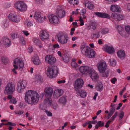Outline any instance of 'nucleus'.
<instances>
[{
    "label": "nucleus",
    "instance_id": "1",
    "mask_svg": "<svg viewBox=\"0 0 130 130\" xmlns=\"http://www.w3.org/2000/svg\"><path fill=\"white\" fill-rule=\"evenodd\" d=\"M39 98V95L36 91L30 90L26 92L25 100L26 102L29 104L32 103L35 105L38 102Z\"/></svg>",
    "mask_w": 130,
    "mask_h": 130
},
{
    "label": "nucleus",
    "instance_id": "2",
    "mask_svg": "<svg viewBox=\"0 0 130 130\" xmlns=\"http://www.w3.org/2000/svg\"><path fill=\"white\" fill-rule=\"evenodd\" d=\"M82 53L88 57L93 58L95 56V53L94 50L89 47L82 45L80 46Z\"/></svg>",
    "mask_w": 130,
    "mask_h": 130
},
{
    "label": "nucleus",
    "instance_id": "3",
    "mask_svg": "<svg viewBox=\"0 0 130 130\" xmlns=\"http://www.w3.org/2000/svg\"><path fill=\"white\" fill-rule=\"evenodd\" d=\"M47 71V76L50 78L55 77L58 72L57 67L54 65L48 67Z\"/></svg>",
    "mask_w": 130,
    "mask_h": 130
},
{
    "label": "nucleus",
    "instance_id": "4",
    "mask_svg": "<svg viewBox=\"0 0 130 130\" xmlns=\"http://www.w3.org/2000/svg\"><path fill=\"white\" fill-rule=\"evenodd\" d=\"M56 39H58L57 41L62 44H64L67 42L69 37L66 35L59 34L56 36Z\"/></svg>",
    "mask_w": 130,
    "mask_h": 130
},
{
    "label": "nucleus",
    "instance_id": "5",
    "mask_svg": "<svg viewBox=\"0 0 130 130\" xmlns=\"http://www.w3.org/2000/svg\"><path fill=\"white\" fill-rule=\"evenodd\" d=\"M14 90V86L12 83H8L6 86L4 90V93L5 94H13Z\"/></svg>",
    "mask_w": 130,
    "mask_h": 130
},
{
    "label": "nucleus",
    "instance_id": "6",
    "mask_svg": "<svg viewBox=\"0 0 130 130\" xmlns=\"http://www.w3.org/2000/svg\"><path fill=\"white\" fill-rule=\"evenodd\" d=\"M27 85V82L25 80H20L17 84V89L19 93H21L26 87Z\"/></svg>",
    "mask_w": 130,
    "mask_h": 130
},
{
    "label": "nucleus",
    "instance_id": "7",
    "mask_svg": "<svg viewBox=\"0 0 130 130\" xmlns=\"http://www.w3.org/2000/svg\"><path fill=\"white\" fill-rule=\"evenodd\" d=\"M15 6L17 9L21 11H25L27 9V7L23 2H17L15 4Z\"/></svg>",
    "mask_w": 130,
    "mask_h": 130
},
{
    "label": "nucleus",
    "instance_id": "8",
    "mask_svg": "<svg viewBox=\"0 0 130 130\" xmlns=\"http://www.w3.org/2000/svg\"><path fill=\"white\" fill-rule=\"evenodd\" d=\"M50 23L52 24H57L59 23V19L57 16L53 14H49L47 16Z\"/></svg>",
    "mask_w": 130,
    "mask_h": 130
},
{
    "label": "nucleus",
    "instance_id": "9",
    "mask_svg": "<svg viewBox=\"0 0 130 130\" xmlns=\"http://www.w3.org/2000/svg\"><path fill=\"white\" fill-rule=\"evenodd\" d=\"M75 84L74 85V89L76 91H77L83 86L84 82L81 78L77 79L75 81Z\"/></svg>",
    "mask_w": 130,
    "mask_h": 130
},
{
    "label": "nucleus",
    "instance_id": "10",
    "mask_svg": "<svg viewBox=\"0 0 130 130\" xmlns=\"http://www.w3.org/2000/svg\"><path fill=\"white\" fill-rule=\"evenodd\" d=\"M98 70L100 72L105 71L107 68V65L105 61H101L97 64Z\"/></svg>",
    "mask_w": 130,
    "mask_h": 130
},
{
    "label": "nucleus",
    "instance_id": "11",
    "mask_svg": "<svg viewBox=\"0 0 130 130\" xmlns=\"http://www.w3.org/2000/svg\"><path fill=\"white\" fill-rule=\"evenodd\" d=\"M14 63L16 64L13 65L14 67V69H17L18 68V66H19L20 69L23 68L24 67V63L22 60H20L18 58H16L14 61Z\"/></svg>",
    "mask_w": 130,
    "mask_h": 130
},
{
    "label": "nucleus",
    "instance_id": "12",
    "mask_svg": "<svg viewBox=\"0 0 130 130\" xmlns=\"http://www.w3.org/2000/svg\"><path fill=\"white\" fill-rule=\"evenodd\" d=\"M45 59L46 62L50 64H53L56 61V59L55 57L49 55L46 56Z\"/></svg>",
    "mask_w": 130,
    "mask_h": 130
},
{
    "label": "nucleus",
    "instance_id": "13",
    "mask_svg": "<svg viewBox=\"0 0 130 130\" xmlns=\"http://www.w3.org/2000/svg\"><path fill=\"white\" fill-rule=\"evenodd\" d=\"M39 37L42 41H44L48 39L49 35L48 32L46 30H42L40 32Z\"/></svg>",
    "mask_w": 130,
    "mask_h": 130
},
{
    "label": "nucleus",
    "instance_id": "14",
    "mask_svg": "<svg viewBox=\"0 0 130 130\" xmlns=\"http://www.w3.org/2000/svg\"><path fill=\"white\" fill-rule=\"evenodd\" d=\"M34 17L38 22L42 23L43 22V17L42 16L40 12L39 11H36L35 13Z\"/></svg>",
    "mask_w": 130,
    "mask_h": 130
},
{
    "label": "nucleus",
    "instance_id": "15",
    "mask_svg": "<svg viewBox=\"0 0 130 130\" xmlns=\"http://www.w3.org/2000/svg\"><path fill=\"white\" fill-rule=\"evenodd\" d=\"M2 42L6 47H9L11 44V40L7 37L4 36L3 37Z\"/></svg>",
    "mask_w": 130,
    "mask_h": 130
},
{
    "label": "nucleus",
    "instance_id": "16",
    "mask_svg": "<svg viewBox=\"0 0 130 130\" xmlns=\"http://www.w3.org/2000/svg\"><path fill=\"white\" fill-rule=\"evenodd\" d=\"M44 91V95L46 97H51L53 92V89L51 88H46Z\"/></svg>",
    "mask_w": 130,
    "mask_h": 130
},
{
    "label": "nucleus",
    "instance_id": "17",
    "mask_svg": "<svg viewBox=\"0 0 130 130\" xmlns=\"http://www.w3.org/2000/svg\"><path fill=\"white\" fill-rule=\"evenodd\" d=\"M110 9L111 11L115 12H120L121 11V9L120 7L117 5H111Z\"/></svg>",
    "mask_w": 130,
    "mask_h": 130
},
{
    "label": "nucleus",
    "instance_id": "18",
    "mask_svg": "<svg viewBox=\"0 0 130 130\" xmlns=\"http://www.w3.org/2000/svg\"><path fill=\"white\" fill-rule=\"evenodd\" d=\"M91 68L88 66H81L79 69L80 72L83 74H87L89 73L90 69Z\"/></svg>",
    "mask_w": 130,
    "mask_h": 130
},
{
    "label": "nucleus",
    "instance_id": "19",
    "mask_svg": "<svg viewBox=\"0 0 130 130\" xmlns=\"http://www.w3.org/2000/svg\"><path fill=\"white\" fill-rule=\"evenodd\" d=\"M88 73L90 76L92 80L96 79L98 78V74L92 68L90 69Z\"/></svg>",
    "mask_w": 130,
    "mask_h": 130
},
{
    "label": "nucleus",
    "instance_id": "20",
    "mask_svg": "<svg viewBox=\"0 0 130 130\" xmlns=\"http://www.w3.org/2000/svg\"><path fill=\"white\" fill-rule=\"evenodd\" d=\"M8 18L10 20L12 21L15 23H18L20 21L19 18L15 14H12L10 15L9 14Z\"/></svg>",
    "mask_w": 130,
    "mask_h": 130
},
{
    "label": "nucleus",
    "instance_id": "21",
    "mask_svg": "<svg viewBox=\"0 0 130 130\" xmlns=\"http://www.w3.org/2000/svg\"><path fill=\"white\" fill-rule=\"evenodd\" d=\"M95 14L97 17L101 18L109 19L110 18V16L108 14L105 13L97 12L95 13Z\"/></svg>",
    "mask_w": 130,
    "mask_h": 130
},
{
    "label": "nucleus",
    "instance_id": "22",
    "mask_svg": "<svg viewBox=\"0 0 130 130\" xmlns=\"http://www.w3.org/2000/svg\"><path fill=\"white\" fill-rule=\"evenodd\" d=\"M56 13L57 16L61 18L64 17L65 12V11L62 9H57L56 12Z\"/></svg>",
    "mask_w": 130,
    "mask_h": 130
},
{
    "label": "nucleus",
    "instance_id": "23",
    "mask_svg": "<svg viewBox=\"0 0 130 130\" xmlns=\"http://www.w3.org/2000/svg\"><path fill=\"white\" fill-rule=\"evenodd\" d=\"M118 57L121 59H124L125 57V54L124 51H119L117 52Z\"/></svg>",
    "mask_w": 130,
    "mask_h": 130
},
{
    "label": "nucleus",
    "instance_id": "24",
    "mask_svg": "<svg viewBox=\"0 0 130 130\" xmlns=\"http://www.w3.org/2000/svg\"><path fill=\"white\" fill-rule=\"evenodd\" d=\"M62 90L58 89L55 91L53 96L55 98H57L62 95Z\"/></svg>",
    "mask_w": 130,
    "mask_h": 130
},
{
    "label": "nucleus",
    "instance_id": "25",
    "mask_svg": "<svg viewBox=\"0 0 130 130\" xmlns=\"http://www.w3.org/2000/svg\"><path fill=\"white\" fill-rule=\"evenodd\" d=\"M76 91L77 92V94L80 95L81 97L84 98L85 97L86 93L85 90H79L78 91Z\"/></svg>",
    "mask_w": 130,
    "mask_h": 130
},
{
    "label": "nucleus",
    "instance_id": "26",
    "mask_svg": "<svg viewBox=\"0 0 130 130\" xmlns=\"http://www.w3.org/2000/svg\"><path fill=\"white\" fill-rule=\"evenodd\" d=\"M46 98L44 100L45 104L48 105H51L52 103V101L51 97H46Z\"/></svg>",
    "mask_w": 130,
    "mask_h": 130
},
{
    "label": "nucleus",
    "instance_id": "27",
    "mask_svg": "<svg viewBox=\"0 0 130 130\" xmlns=\"http://www.w3.org/2000/svg\"><path fill=\"white\" fill-rule=\"evenodd\" d=\"M97 24L94 22H92L91 24L88 26L87 28L89 30H94L96 28Z\"/></svg>",
    "mask_w": 130,
    "mask_h": 130
},
{
    "label": "nucleus",
    "instance_id": "28",
    "mask_svg": "<svg viewBox=\"0 0 130 130\" xmlns=\"http://www.w3.org/2000/svg\"><path fill=\"white\" fill-rule=\"evenodd\" d=\"M32 60L33 61L34 64L36 65H38L41 63L39 59V57L38 56L35 57L33 59V60H32Z\"/></svg>",
    "mask_w": 130,
    "mask_h": 130
},
{
    "label": "nucleus",
    "instance_id": "29",
    "mask_svg": "<svg viewBox=\"0 0 130 130\" xmlns=\"http://www.w3.org/2000/svg\"><path fill=\"white\" fill-rule=\"evenodd\" d=\"M106 52L110 54L113 53L115 50L114 48L113 47L110 46H107L106 47Z\"/></svg>",
    "mask_w": 130,
    "mask_h": 130
},
{
    "label": "nucleus",
    "instance_id": "30",
    "mask_svg": "<svg viewBox=\"0 0 130 130\" xmlns=\"http://www.w3.org/2000/svg\"><path fill=\"white\" fill-rule=\"evenodd\" d=\"M103 84L101 83L97 85L95 87L96 90L99 91H101L103 89Z\"/></svg>",
    "mask_w": 130,
    "mask_h": 130
},
{
    "label": "nucleus",
    "instance_id": "31",
    "mask_svg": "<svg viewBox=\"0 0 130 130\" xmlns=\"http://www.w3.org/2000/svg\"><path fill=\"white\" fill-rule=\"evenodd\" d=\"M95 126V128L98 129L99 127H103L104 126V123L101 121H99L97 122Z\"/></svg>",
    "mask_w": 130,
    "mask_h": 130
},
{
    "label": "nucleus",
    "instance_id": "32",
    "mask_svg": "<svg viewBox=\"0 0 130 130\" xmlns=\"http://www.w3.org/2000/svg\"><path fill=\"white\" fill-rule=\"evenodd\" d=\"M58 101L60 103L64 104L67 102V100L65 97L62 96L59 99Z\"/></svg>",
    "mask_w": 130,
    "mask_h": 130
},
{
    "label": "nucleus",
    "instance_id": "33",
    "mask_svg": "<svg viewBox=\"0 0 130 130\" xmlns=\"http://www.w3.org/2000/svg\"><path fill=\"white\" fill-rule=\"evenodd\" d=\"M109 62H110L111 65L113 66H115L116 64V61L113 58L110 59Z\"/></svg>",
    "mask_w": 130,
    "mask_h": 130
},
{
    "label": "nucleus",
    "instance_id": "34",
    "mask_svg": "<svg viewBox=\"0 0 130 130\" xmlns=\"http://www.w3.org/2000/svg\"><path fill=\"white\" fill-rule=\"evenodd\" d=\"M69 57L66 55H63L61 58V60L66 62H68L69 61Z\"/></svg>",
    "mask_w": 130,
    "mask_h": 130
},
{
    "label": "nucleus",
    "instance_id": "35",
    "mask_svg": "<svg viewBox=\"0 0 130 130\" xmlns=\"http://www.w3.org/2000/svg\"><path fill=\"white\" fill-rule=\"evenodd\" d=\"M101 73V75L102 77H107L108 76V71L107 70L105 72V71L103 72H100Z\"/></svg>",
    "mask_w": 130,
    "mask_h": 130
},
{
    "label": "nucleus",
    "instance_id": "36",
    "mask_svg": "<svg viewBox=\"0 0 130 130\" xmlns=\"http://www.w3.org/2000/svg\"><path fill=\"white\" fill-rule=\"evenodd\" d=\"M2 62L4 64H6L8 62V59L7 58L2 57L1 58Z\"/></svg>",
    "mask_w": 130,
    "mask_h": 130
},
{
    "label": "nucleus",
    "instance_id": "37",
    "mask_svg": "<svg viewBox=\"0 0 130 130\" xmlns=\"http://www.w3.org/2000/svg\"><path fill=\"white\" fill-rule=\"evenodd\" d=\"M33 41L36 45H39L40 43V40L39 39L36 38H34L33 39Z\"/></svg>",
    "mask_w": 130,
    "mask_h": 130
},
{
    "label": "nucleus",
    "instance_id": "38",
    "mask_svg": "<svg viewBox=\"0 0 130 130\" xmlns=\"http://www.w3.org/2000/svg\"><path fill=\"white\" fill-rule=\"evenodd\" d=\"M109 30L108 28H105L102 29L101 31V32L102 34H105L108 33L109 32Z\"/></svg>",
    "mask_w": 130,
    "mask_h": 130
},
{
    "label": "nucleus",
    "instance_id": "39",
    "mask_svg": "<svg viewBox=\"0 0 130 130\" xmlns=\"http://www.w3.org/2000/svg\"><path fill=\"white\" fill-rule=\"evenodd\" d=\"M124 18V16L122 15H117V21L121 20L123 19Z\"/></svg>",
    "mask_w": 130,
    "mask_h": 130
},
{
    "label": "nucleus",
    "instance_id": "40",
    "mask_svg": "<svg viewBox=\"0 0 130 130\" xmlns=\"http://www.w3.org/2000/svg\"><path fill=\"white\" fill-rule=\"evenodd\" d=\"M117 28L118 31L119 33L122 32L124 30L123 28L120 26H118Z\"/></svg>",
    "mask_w": 130,
    "mask_h": 130
},
{
    "label": "nucleus",
    "instance_id": "41",
    "mask_svg": "<svg viewBox=\"0 0 130 130\" xmlns=\"http://www.w3.org/2000/svg\"><path fill=\"white\" fill-rule=\"evenodd\" d=\"M125 29L126 32L129 34H130V26H127L125 27Z\"/></svg>",
    "mask_w": 130,
    "mask_h": 130
},
{
    "label": "nucleus",
    "instance_id": "42",
    "mask_svg": "<svg viewBox=\"0 0 130 130\" xmlns=\"http://www.w3.org/2000/svg\"><path fill=\"white\" fill-rule=\"evenodd\" d=\"M71 65L73 68H76L78 67L79 68L77 64L74 62H72L71 63Z\"/></svg>",
    "mask_w": 130,
    "mask_h": 130
},
{
    "label": "nucleus",
    "instance_id": "43",
    "mask_svg": "<svg viewBox=\"0 0 130 130\" xmlns=\"http://www.w3.org/2000/svg\"><path fill=\"white\" fill-rule=\"evenodd\" d=\"M115 107H111L109 110V113L113 115L114 112H115Z\"/></svg>",
    "mask_w": 130,
    "mask_h": 130
},
{
    "label": "nucleus",
    "instance_id": "44",
    "mask_svg": "<svg viewBox=\"0 0 130 130\" xmlns=\"http://www.w3.org/2000/svg\"><path fill=\"white\" fill-rule=\"evenodd\" d=\"M87 7L90 9H92L94 8V5L90 3H88V5L87 6Z\"/></svg>",
    "mask_w": 130,
    "mask_h": 130
},
{
    "label": "nucleus",
    "instance_id": "45",
    "mask_svg": "<svg viewBox=\"0 0 130 130\" xmlns=\"http://www.w3.org/2000/svg\"><path fill=\"white\" fill-rule=\"evenodd\" d=\"M79 20L80 23V26H82L84 25V22L82 17H80L79 19Z\"/></svg>",
    "mask_w": 130,
    "mask_h": 130
},
{
    "label": "nucleus",
    "instance_id": "46",
    "mask_svg": "<svg viewBox=\"0 0 130 130\" xmlns=\"http://www.w3.org/2000/svg\"><path fill=\"white\" fill-rule=\"evenodd\" d=\"M86 10L85 9H83L80 10V15H84L86 13Z\"/></svg>",
    "mask_w": 130,
    "mask_h": 130
},
{
    "label": "nucleus",
    "instance_id": "47",
    "mask_svg": "<svg viewBox=\"0 0 130 130\" xmlns=\"http://www.w3.org/2000/svg\"><path fill=\"white\" fill-rule=\"evenodd\" d=\"M111 17L112 18L117 21V14L115 13H112L111 15Z\"/></svg>",
    "mask_w": 130,
    "mask_h": 130
},
{
    "label": "nucleus",
    "instance_id": "48",
    "mask_svg": "<svg viewBox=\"0 0 130 130\" xmlns=\"http://www.w3.org/2000/svg\"><path fill=\"white\" fill-rule=\"evenodd\" d=\"M93 38H99L100 37L99 33L97 32V33H94L93 34Z\"/></svg>",
    "mask_w": 130,
    "mask_h": 130
},
{
    "label": "nucleus",
    "instance_id": "49",
    "mask_svg": "<svg viewBox=\"0 0 130 130\" xmlns=\"http://www.w3.org/2000/svg\"><path fill=\"white\" fill-rule=\"evenodd\" d=\"M11 37L12 39H14L18 37V35L17 33H13L11 35Z\"/></svg>",
    "mask_w": 130,
    "mask_h": 130
},
{
    "label": "nucleus",
    "instance_id": "50",
    "mask_svg": "<svg viewBox=\"0 0 130 130\" xmlns=\"http://www.w3.org/2000/svg\"><path fill=\"white\" fill-rule=\"evenodd\" d=\"M6 125H9L12 126H15L16 124L15 123H12L11 122H8L7 123H6Z\"/></svg>",
    "mask_w": 130,
    "mask_h": 130
},
{
    "label": "nucleus",
    "instance_id": "51",
    "mask_svg": "<svg viewBox=\"0 0 130 130\" xmlns=\"http://www.w3.org/2000/svg\"><path fill=\"white\" fill-rule=\"evenodd\" d=\"M117 112H116L115 113L114 115L110 119V120L111 121H113L114 119L117 116Z\"/></svg>",
    "mask_w": 130,
    "mask_h": 130
},
{
    "label": "nucleus",
    "instance_id": "52",
    "mask_svg": "<svg viewBox=\"0 0 130 130\" xmlns=\"http://www.w3.org/2000/svg\"><path fill=\"white\" fill-rule=\"evenodd\" d=\"M9 102L10 103L15 104L17 103V101L15 98H13L10 100Z\"/></svg>",
    "mask_w": 130,
    "mask_h": 130
},
{
    "label": "nucleus",
    "instance_id": "53",
    "mask_svg": "<svg viewBox=\"0 0 130 130\" xmlns=\"http://www.w3.org/2000/svg\"><path fill=\"white\" fill-rule=\"evenodd\" d=\"M24 111L23 110H19L17 111H15V113L17 114L22 115L24 113Z\"/></svg>",
    "mask_w": 130,
    "mask_h": 130
},
{
    "label": "nucleus",
    "instance_id": "54",
    "mask_svg": "<svg viewBox=\"0 0 130 130\" xmlns=\"http://www.w3.org/2000/svg\"><path fill=\"white\" fill-rule=\"evenodd\" d=\"M45 112L47 115L49 116H52V113L50 111H48L47 110H45Z\"/></svg>",
    "mask_w": 130,
    "mask_h": 130
},
{
    "label": "nucleus",
    "instance_id": "55",
    "mask_svg": "<svg viewBox=\"0 0 130 130\" xmlns=\"http://www.w3.org/2000/svg\"><path fill=\"white\" fill-rule=\"evenodd\" d=\"M124 113L123 111L121 112L120 114L119 118L120 119H122L124 116Z\"/></svg>",
    "mask_w": 130,
    "mask_h": 130
},
{
    "label": "nucleus",
    "instance_id": "56",
    "mask_svg": "<svg viewBox=\"0 0 130 130\" xmlns=\"http://www.w3.org/2000/svg\"><path fill=\"white\" fill-rule=\"evenodd\" d=\"M117 81V79L115 78H113L111 80V82L113 84H114L115 83V82Z\"/></svg>",
    "mask_w": 130,
    "mask_h": 130
},
{
    "label": "nucleus",
    "instance_id": "57",
    "mask_svg": "<svg viewBox=\"0 0 130 130\" xmlns=\"http://www.w3.org/2000/svg\"><path fill=\"white\" fill-rule=\"evenodd\" d=\"M36 1L38 4H41L43 3V0H36Z\"/></svg>",
    "mask_w": 130,
    "mask_h": 130
},
{
    "label": "nucleus",
    "instance_id": "58",
    "mask_svg": "<svg viewBox=\"0 0 130 130\" xmlns=\"http://www.w3.org/2000/svg\"><path fill=\"white\" fill-rule=\"evenodd\" d=\"M22 32L26 36H27L29 35V33L27 31L23 30Z\"/></svg>",
    "mask_w": 130,
    "mask_h": 130
},
{
    "label": "nucleus",
    "instance_id": "59",
    "mask_svg": "<svg viewBox=\"0 0 130 130\" xmlns=\"http://www.w3.org/2000/svg\"><path fill=\"white\" fill-rule=\"evenodd\" d=\"M75 30V29L74 28H72L71 29L70 35L71 36L73 35L74 34V31Z\"/></svg>",
    "mask_w": 130,
    "mask_h": 130
},
{
    "label": "nucleus",
    "instance_id": "60",
    "mask_svg": "<svg viewBox=\"0 0 130 130\" xmlns=\"http://www.w3.org/2000/svg\"><path fill=\"white\" fill-rule=\"evenodd\" d=\"M73 3L72 5H74L75 4L76 5H77L78 3V0H74Z\"/></svg>",
    "mask_w": 130,
    "mask_h": 130
},
{
    "label": "nucleus",
    "instance_id": "61",
    "mask_svg": "<svg viewBox=\"0 0 130 130\" xmlns=\"http://www.w3.org/2000/svg\"><path fill=\"white\" fill-rule=\"evenodd\" d=\"M53 47L54 49L55 48H59V46L58 44H55L53 45Z\"/></svg>",
    "mask_w": 130,
    "mask_h": 130
},
{
    "label": "nucleus",
    "instance_id": "62",
    "mask_svg": "<svg viewBox=\"0 0 130 130\" xmlns=\"http://www.w3.org/2000/svg\"><path fill=\"white\" fill-rule=\"evenodd\" d=\"M20 40L22 42H23V44H25V41L24 40L23 38V37H20Z\"/></svg>",
    "mask_w": 130,
    "mask_h": 130
},
{
    "label": "nucleus",
    "instance_id": "63",
    "mask_svg": "<svg viewBox=\"0 0 130 130\" xmlns=\"http://www.w3.org/2000/svg\"><path fill=\"white\" fill-rule=\"evenodd\" d=\"M65 80H64L59 81L57 82L59 84L64 83H65Z\"/></svg>",
    "mask_w": 130,
    "mask_h": 130
},
{
    "label": "nucleus",
    "instance_id": "64",
    "mask_svg": "<svg viewBox=\"0 0 130 130\" xmlns=\"http://www.w3.org/2000/svg\"><path fill=\"white\" fill-rule=\"evenodd\" d=\"M126 88L125 87H124L122 91L120 92V95H122L123 93V92L124 90Z\"/></svg>",
    "mask_w": 130,
    "mask_h": 130
}]
</instances>
